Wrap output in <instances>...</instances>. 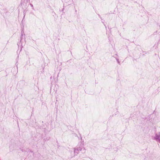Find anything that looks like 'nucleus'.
Instances as JSON below:
<instances>
[{
    "label": "nucleus",
    "mask_w": 160,
    "mask_h": 160,
    "mask_svg": "<svg viewBox=\"0 0 160 160\" xmlns=\"http://www.w3.org/2000/svg\"><path fill=\"white\" fill-rule=\"evenodd\" d=\"M82 150L83 153L85 152V149L84 147V141L79 142L77 147L74 148V153L75 155H77L79 152Z\"/></svg>",
    "instance_id": "nucleus-1"
},
{
    "label": "nucleus",
    "mask_w": 160,
    "mask_h": 160,
    "mask_svg": "<svg viewBox=\"0 0 160 160\" xmlns=\"http://www.w3.org/2000/svg\"><path fill=\"white\" fill-rule=\"evenodd\" d=\"M25 35L24 34V31L23 30L22 31H21L20 41L17 43L18 45V47L20 46L21 49H22V48L23 47V46H24L25 44V40H24L23 41L22 40V37L23 36H24Z\"/></svg>",
    "instance_id": "nucleus-2"
},
{
    "label": "nucleus",
    "mask_w": 160,
    "mask_h": 160,
    "mask_svg": "<svg viewBox=\"0 0 160 160\" xmlns=\"http://www.w3.org/2000/svg\"><path fill=\"white\" fill-rule=\"evenodd\" d=\"M154 139L160 143V132L156 133L154 137Z\"/></svg>",
    "instance_id": "nucleus-3"
},
{
    "label": "nucleus",
    "mask_w": 160,
    "mask_h": 160,
    "mask_svg": "<svg viewBox=\"0 0 160 160\" xmlns=\"http://www.w3.org/2000/svg\"><path fill=\"white\" fill-rule=\"evenodd\" d=\"M144 160H155V158L153 156L148 155L145 158Z\"/></svg>",
    "instance_id": "nucleus-4"
},
{
    "label": "nucleus",
    "mask_w": 160,
    "mask_h": 160,
    "mask_svg": "<svg viewBox=\"0 0 160 160\" xmlns=\"http://www.w3.org/2000/svg\"><path fill=\"white\" fill-rule=\"evenodd\" d=\"M29 4L30 5L31 7L32 8V9L33 10H34V7L32 4V3H30Z\"/></svg>",
    "instance_id": "nucleus-5"
},
{
    "label": "nucleus",
    "mask_w": 160,
    "mask_h": 160,
    "mask_svg": "<svg viewBox=\"0 0 160 160\" xmlns=\"http://www.w3.org/2000/svg\"><path fill=\"white\" fill-rule=\"evenodd\" d=\"M114 152H117L118 150V148H113Z\"/></svg>",
    "instance_id": "nucleus-6"
},
{
    "label": "nucleus",
    "mask_w": 160,
    "mask_h": 160,
    "mask_svg": "<svg viewBox=\"0 0 160 160\" xmlns=\"http://www.w3.org/2000/svg\"><path fill=\"white\" fill-rule=\"evenodd\" d=\"M116 59L118 63L119 64H120V62H119V59L117 58H116Z\"/></svg>",
    "instance_id": "nucleus-7"
},
{
    "label": "nucleus",
    "mask_w": 160,
    "mask_h": 160,
    "mask_svg": "<svg viewBox=\"0 0 160 160\" xmlns=\"http://www.w3.org/2000/svg\"><path fill=\"white\" fill-rule=\"evenodd\" d=\"M50 79L51 80L52 79V76H51L50 78Z\"/></svg>",
    "instance_id": "nucleus-8"
}]
</instances>
